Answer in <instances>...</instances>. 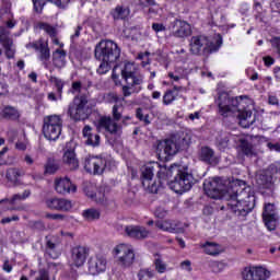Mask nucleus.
Wrapping results in <instances>:
<instances>
[{"label":"nucleus","mask_w":280,"mask_h":280,"mask_svg":"<svg viewBox=\"0 0 280 280\" xmlns=\"http://www.w3.org/2000/svg\"><path fill=\"white\" fill-rule=\"evenodd\" d=\"M2 117L3 119H9L10 121H16L21 119V113H19V109L12 106H7L2 110Z\"/></svg>","instance_id":"4c0bfd02"},{"label":"nucleus","mask_w":280,"mask_h":280,"mask_svg":"<svg viewBox=\"0 0 280 280\" xmlns=\"http://www.w3.org/2000/svg\"><path fill=\"white\" fill-rule=\"evenodd\" d=\"M82 30H84V28L82 27V25H78V26L74 28V34L71 35V39H72V40H75V39L80 38V34H81Z\"/></svg>","instance_id":"bf43d9fd"},{"label":"nucleus","mask_w":280,"mask_h":280,"mask_svg":"<svg viewBox=\"0 0 280 280\" xmlns=\"http://www.w3.org/2000/svg\"><path fill=\"white\" fill-rule=\"evenodd\" d=\"M108 167V160L100 156H88L84 160V170L88 174L101 175Z\"/></svg>","instance_id":"9b49d317"},{"label":"nucleus","mask_w":280,"mask_h":280,"mask_svg":"<svg viewBox=\"0 0 280 280\" xmlns=\"http://www.w3.org/2000/svg\"><path fill=\"white\" fill-rule=\"evenodd\" d=\"M46 255L50 257V259H58L60 257V252H58V244L54 243V241L49 240L46 236Z\"/></svg>","instance_id":"e433bc0d"},{"label":"nucleus","mask_w":280,"mask_h":280,"mask_svg":"<svg viewBox=\"0 0 280 280\" xmlns=\"http://www.w3.org/2000/svg\"><path fill=\"white\" fill-rule=\"evenodd\" d=\"M155 226L160 229V231H165L166 233H176V225L171 221H158Z\"/></svg>","instance_id":"79ce46f5"},{"label":"nucleus","mask_w":280,"mask_h":280,"mask_svg":"<svg viewBox=\"0 0 280 280\" xmlns=\"http://www.w3.org/2000/svg\"><path fill=\"white\" fill-rule=\"evenodd\" d=\"M62 161L65 165H68L69 170L75 171L80 167V162L75 156V151L73 149H67L63 153Z\"/></svg>","instance_id":"5701e85b"},{"label":"nucleus","mask_w":280,"mask_h":280,"mask_svg":"<svg viewBox=\"0 0 280 280\" xmlns=\"http://www.w3.org/2000/svg\"><path fill=\"white\" fill-rule=\"evenodd\" d=\"M271 45H272L273 49L276 50V54H278V56L280 58V37H275L271 40Z\"/></svg>","instance_id":"3c124183"},{"label":"nucleus","mask_w":280,"mask_h":280,"mask_svg":"<svg viewBox=\"0 0 280 280\" xmlns=\"http://www.w3.org/2000/svg\"><path fill=\"white\" fill-rule=\"evenodd\" d=\"M47 1H50L51 3H55L57 8L65 9L71 3V0H33V5L35 12H43V8H45V3Z\"/></svg>","instance_id":"bb28decb"},{"label":"nucleus","mask_w":280,"mask_h":280,"mask_svg":"<svg viewBox=\"0 0 280 280\" xmlns=\"http://www.w3.org/2000/svg\"><path fill=\"white\" fill-rule=\"evenodd\" d=\"M268 102L271 106H279V98L277 96H269Z\"/></svg>","instance_id":"69168bd1"},{"label":"nucleus","mask_w":280,"mask_h":280,"mask_svg":"<svg viewBox=\"0 0 280 280\" xmlns=\"http://www.w3.org/2000/svg\"><path fill=\"white\" fill-rule=\"evenodd\" d=\"M46 207L52 211H71L73 205L67 199L48 198L46 200Z\"/></svg>","instance_id":"4be33fe9"},{"label":"nucleus","mask_w":280,"mask_h":280,"mask_svg":"<svg viewBox=\"0 0 280 280\" xmlns=\"http://www.w3.org/2000/svg\"><path fill=\"white\" fill-rule=\"evenodd\" d=\"M0 43L8 60H12L16 56V47L14 46V40L10 38V31L5 26H0Z\"/></svg>","instance_id":"2eb2a0df"},{"label":"nucleus","mask_w":280,"mask_h":280,"mask_svg":"<svg viewBox=\"0 0 280 280\" xmlns=\"http://www.w3.org/2000/svg\"><path fill=\"white\" fill-rule=\"evenodd\" d=\"M189 51L192 56H211L220 51L222 47V37L215 40V43L210 42L209 37L203 35L192 36L189 42Z\"/></svg>","instance_id":"39448f33"},{"label":"nucleus","mask_w":280,"mask_h":280,"mask_svg":"<svg viewBox=\"0 0 280 280\" xmlns=\"http://www.w3.org/2000/svg\"><path fill=\"white\" fill-rule=\"evenodd\" d=\"M72 93H79L74 96L72 103L68 107V115L73 121H85L91 115H93V108L95 105L91 103V93H82V81H74L71 85Z\"/></svg>","instance_id":"7ed1b4c3"},{"label":"nucleus","mask_w":280,"mask_h":280,"mask_svg":"<svg viewBox=\"0 0 280 280\" xmlns=\"http://www.w3.org/2000/svg\"><path fill=\"white\" fill-rule=\"evenodd\" d=\"M8 147H4L2 150H0V165H8V161L3 159L5 154L8 153Z\"/></svg>","instance_id":"4d7b16f0"},{"label":"nucleus","mask_w":280,"mask_h":280,"mask_svg":"<svg viewBox=\"0 0 280 280\" xmlns=\"http://www.w3.org/2000/svg\"><path fill=\"white\" fill-rule=\"evenodd\" d=\"M271 7L280 14V0H273Z\"/></svg>","instance_id":"774afa93"},{"label":"nucleus","mask_w":280,"mask_h":280,"mask_svg":"<svg viewBox=\"0 0 280 280\" xmlns=\"http://www.w3.org/2000/svg\"><path fill=\"white\" fill-rule=\"evenodd\" d=\"M203 253L206 255H211L212 257H218L220 253H222V247L218 243L207 241L203 245H201Z\"/></svg>","instance_id":"473e14b6"},{"label":"nucleus","mask_w":280,"mask_h":280,"mask_svg":"<svg viewBox=\"0 0 280 280\" xmlns=\"http://www.w3.org/2000/svg\"><path fill=\"white\" fill-rule=\"evenodd\" d=\"M89 257V247L75 246L71 249V259L77 268L84 266L86 258Z\"/></svg>","instance_id":"6ab92c4d"},{"label":"nucleus","mask_w":280,"mask_h":280,"mask_svg":"<svg viewBox=\"0 0 280 280\" xmlns=\"http://www.w3.org/2000/svg\"><path fill=\"white\" fill-rule=\"evenodd\" d=\"M65 58H67V51L62 49H56L52 57L55 67H58L59 69L65 67Z\"/></svg>","instance_id":"58836bf2"},{"label":"nucleus","mask_w":280,"mask_h":280,"mask_svg":"<svg viewBox=\"0 0 280 280\" xmlns=\"http://www.w3.org/2000/svg\"><path fill=\"white\" fill-rule=\"evenodd\" d=\"M110 65H113L110 61H101V65L96 70L98 75H105V73H108L110 71Z\"/></svg>","instance_id":"49530a36"},{"label":"nucleus","mask_w":280,"mask_h":280,"mask_svg":"<svg viewBox=\"0 0 280 280\" xmlns=\"http://www.w3.org/2000/svg\"><path fill=\"white\" fill-rule=\"evenodd\" d=\"M203 191L212 200H228L226 210L237 218H246L255 208V203L250 201V188L246 187V182H240L226 189V185L222 183V178L213 177L205 179Z\"/></svg>","instance_id":"f257e3e1"},{"label":"nucleus","mask_w":280,"mask_h":280,"mask_svg":"<svg viewBox=\"0 0 280 280\" xmlns=\"http://www.w3.org/2000/svg\"><path fill=\"white\" fill-rule=\"evenodd\" d=\"M82 215L84 218V220H86L88 222H93L95 220H100V217L102 215L100 210L95 209V208H90L86 209L82 212Z\"/></svg>","instance_id":"a19ab883"},{"label":"nucleus","mask_w":280,"mask_h":280,"mask_svg":"<svg viewBox=\"0 0 280 280\" xmlns=\"http://www.w3.org/2000/svg\"><path fill=\"white\" fill-rule=\"evenodd\" d=\"M194 174L187 172L186 170H182L175 175L174 179L167 182V185L172 191L175 194H186V191H190L191 187H194Z\"/></svg>","instance_id":"1a4fd4ad"},{"label":"nucleus","mask_w":280,"mask_h":280,"mask_svg":"<svg viewBox=\"0 0 280 280\" xmlns=\"http://www.w3.org/2000/svg\"><path fill=\"white\" fill-rule=\"evenodd\" d=\"M170 30H172L174 38H187V36H191V25L179 19L171 22Z\"/></svg>","instance_id":"a211bd4d"},{"label":"nucleus","mask_w":280,"mask_h":280,"mask_svg":"<svg viewBox=\"0 0 280 280\" xmlns=\"http://www.w3.org/2000/svg\"><path fill=\"white\" fill-rule=\"evenodd\" d=\"M46 218H48V220H65L66 217L63 214L48 213Z\"/></svg>","instance_id":"680f3d73"},{"label":"nucleus","mask_w":280,"mask_h":280,"mask_svg":"<svg viewBox=\"0 0 280 280\" xmlns=\"http://www.w3.org/2000/svg\"><path fill=\"white\" fill-rule=\"evenodd\" d=\"M95 187H93V184L86 182L83 184V191L88 196V198H98L100 202H104V194L102 190L98 192H95Z\"/></svg>","instance_id":"72a5a7b5"},{"label":"nucleus","mask_w":280,"mask_h":280,"mask_svg":"<svg viewBox=\"0 0 280 280\" xmlns=\"http://www.w3.org/2000/svg\"><path fill=\"white\" fill-rule=\"evenodd\" d=\"M122 110L124 107L114 105L112 112L113 118L110 116L101 117L96 124L97 130H105L106 132H109V135H119V132H121V127L115 121H120Z\"/></svg>","instance_id":"0eeeda50"},{"label":"nucleus","mask_w":280,"mask_h":280,"mask_svg":"<svg viewBox=\"0 0 280 280\" xmlns=\"http://www.w3.org/2000/svg\"><path fill=\"white\" fill-rule=\"evenodd\" d=\"M21 176H25V172L21 168L11 167L7 170L5 178L9 183H12V185H18Z\"/></svg>","instance_id":"2f4dec72"},{"label":"nucleus","mask_w":280,"mask_h":280,"mask_svg":"<svg viewBox=\"0 0 280 280\" xmlns=\"http://www.w3.org/2000/svg\"><path fill=\"white\" fill-rule=\"evenodd\" d=\"M39 52L38 60H40L42 65L45 67V69H48L49 63L48 60L51 58V51L49 50V44L47 42H43L39 45V48L37 50Z\"/></svg>","instance_id":"c85d7f7f"},{"label":"nucleus","mask_w":280,"mask_h":280,"mask_svg":"<svg viewBox=\"0 0 280 280\" xmlns=\"http://www.w3.org/2000/svg\"><path fill=\"white\" fill-rule=\"evenodd\" d=\"M118 233L120 235H124L125 237H129L130 240H140L141 238V225H135V224H129V225H121L118 224L116 226Z\"/></svg>","instance_id":"aec40b11"},{"label":"nucleus","mask_w":280,"mask_h":280,"mask_svg":"<svg viewBox=\"0 0 280 280\" xmlns=\"http://www.w3.org/2000/svg\"><path fill=\"white\" fill-rule=\"evenodd\" d=\"M199 160L206 163V165H218L220 163V159L215 156V151L209 145L200 148Z\"/></svg>","instance_id":"412c9836"},{"label":"nucleus","mask_w":280,"mask_h":280,"mask_svg":"<svg viewBox=\"0 0 280 280\" xmlns=\"http://www.w3.org/2000/svg\"><path fill=\"white\" fill-rule=\"evenodd\" d=\"M183 89H184L183 86L174 85L173 89L166 90V92L163 95L164 106H170L171 104L176 102L178 97H183V95L178 94L180 93V91H183Z\"/></svg>","instance_id":"b1692460"},{"label":"nucleus","mask_w":280,"mask_h":280,"mask_svg":"<svg viewBox=\"0 0 280 280\" xmlns=\"http://www.w3.org/2000/svg\"><path fill=\"white\" fill-rule=\"evenodd\" d=\"M121 56V49L110 39L101 40L96 44L94 49V58L98 62H112L115 63Z\"/></svg>","instance_id":"423d86ee"},{"label":"nucleus","mask_w":280,"mask_h":280,"mask_svg":"<svg viewBox=\"0 0 280 280\" xmlns=\"http://www.w3.org/2000/svg\"><path fill=\"white\" fill-rule=\"evenodd\" d=\"M0 95H8V84L0 82Z\"/></svg>","instance_id":"338daca9"},{"label":"nucleus","mask_w":280,"mask_h":280,"mask_svg":"<svg viewBox=\"0 0 280 280\" xmlns=\"http://www.w3.org/2000/svg\"><path fill=\"white\" fill-rule=\"evenodd\" d=\"M210 268H211V271L214 272V273H218V272H222V270H224V268H226V265L222 261H210L209 264Z\"/></svg>","instance_id":"de8ad7c7"},{"label":"nucleus","mask_w":280,"mask_h":280,"mask_svg":"<svg viewBox=\"0 0 280 280\" xmlns=\"http://www.w3.org/2000/svg\"><path fill=\"white\" fill-rule=\"evenodd\" d=\"M180 166L173 164L170 167L161 166L159 162H149L141 173V185L147 194H159L163 189V180L177 176Z\"/></svg>","instance_id":"f03ea898"},{"label":"nucleus","mask_w":280,"mask_h":280,"mask_svg":"<svg viewBox=\"0 0 280 280\" xmlns=\"http://www.w3.org/2000/svg\"><path fill=\"white\" fill-rule=\"evenodd\" d=\"M152 30L155 32V34H159V32H165L167 28L164 26L163 23H153Z\"/></svg>","instance_id":"603ef678"},{"label":"nucleus","mask_w":280,"mask_h":280,"mask_svg":"<svg viewBox=\"0 0 280 280\" xmlns=\"http://www.w3.org/2000/svg\"><path fill=\"white\" fill-rule=\"evenodd\" d=\"M141 65L142 67L150 65V52L145 51L141 54Z\"/></svg>","instance_id":"5fc2aeb1"},{"label":"nucleus","mask_w":280,"mask_h":280,"mask_svg":"<svg viewBox=\"0 0 280 280\" xmlns=\"http://www.w3.org/2000/svg\"><path fill=\"white\" fill-rule=\"evenodd\" d=\"M254 19L256 21H259L260 23L264 22V5H261V2H254Z\"/></svg>","instance_id":"c03bdc74"},{"label":"nucleus","mask_w":280,"mask_h":280,"mask_svg":"<svg viewBox=\"0 0 280 280\" xmlns=\"http://www.w3.org/2000/svg\"><path fill=\"white\" fill-rule=\"evenodd\" d=\"M155 218H159L160 220H163L165 215H167V211L163 208H156L154 211Z\"/></svg>","instance_id":"864d4df0"},{"label":"nucleus","mask_w":280,"mask_h":280,"mask_svg":"<svg viewBox=\"0 0 280 280\" xmlns=\"http://www.w3.org/2000/svg\"><path fill=\"white\" fill-rule=\"evenodd\" d=\"M43 39L36 40V42H31L25 45L26 49H34L35 51H38L40 44L43 43Z\"/></svg>","instance_id":"8fccbe9b"},{"label":"nucleus","mask_w":280,"mask_h":280,"mask_svg":"<svg viewBox=\"0 0 280 280\" xmlns=\"http://www.w3.org/2000/svg\"><path fill=\"white\" fill-rule=\"evenodd\" d=\"M49 82H51V84H55L57 89L58 98L62 100V89H65V82L61 79H58L57 77H50Z\"/></svg>","instance_id":"a18cd8bd"},{"label":"nucleus","mask_w":280,"mask_h":280,"mask_svg":"<svg viewBox=\"0 0 280 280\" xmlns=\"http://www.w3.org/2000/svg\"><path fill=\"white\" fill-rule=\"evenodd\" d=\"M238 150L243 156H253L255 154L253 143L244 138L238 140Z\"/></svg>","instance_id":"c9c22d12"},{"label":"nucleus","mask_w":280,"mask_h":280,"mask_svg":"<svg viewBox=\"0 0 280 280\" xmlns=\"http://www.w3.org/2000/svg\"><path fill=\"white\" fill-rule=\"evenodd\" d=\"M217 113L222 117V119H229V117H233L235 115V109L231 108V105L226 104V100H222L219 97L218 104H217Z\"/></svg>","instance_id":"a878e982"},{"label":"nucleus","mask_w":280,"mask_h":280,"mask_svg":"<svg viewBox=\"0 0 280 280\" xmlns=\"http://www.w3.org/2000/svg\"><path fill=\"white\" fill-rule=\"evenodd\" d=\"M37 27L38 30H43L44 32H46V34H48L50 38H56V36H58V31L51 24L39 22L37 23Z\"/></svg>","instance_id":"37998d69"},{"label":"nucleus","mask_w":280,"mask_h":280,"mask_svg":"<svg viewBox=\"0 0 280 280\" xmlns=\"http://www.w3.org/2000/svg\"><path fill=\"white\" fill-rule=\"evenodd\" d=\"M267 148L270 150V152H280V142H268Z\"/></svg>","instance_id":"6e6d98bb"},{"label":"nucleus","mask_w":280,"mask_h":280,"mask_svg":"<svg viewBox=\"0 0 280 280\" xmlns=\"http://www.w3.org/2000/svg\"><path fill=\"white\" fill-rule=\"evenodd\" d=\"M106 266H108V260L105 256L95 255L88 260V272L92 277H97L102 272H106Z\"/></svg>","instance_id":"ddd939ff"},{"label":"nucleus","mask_w":280,"mask_h":280,"mask_svg":"<svg viewBox=\"0 0 280 280\" xmlns=\"http://www.w3.org/2000/svg\"><path fill=\"white\" fill-rule=\"evenodd\" d=\"M264 62L266 67H272L275 65V58L267 56L264 58Z\"/></svg>","instance_id":"0e129e2a"},{"label":"nucleus","mask_w":280,"mask_h":280,"mask_svg":"<svg viewBox=\"0 0 280 280\" xmlns=\"http://www.w3.org/2000/svg\"><path fill=\"white\" fill-rule=\"evenodd\" d=\"M121 77L125 79V82L128 86H137V84H141V80L139 79V69L132 62H127L121 69Z\"/></svg>","instance_id":"f3484780"},{"label":"nucleus","mask_w":280,"mask_h":280,"mask_svg":"<svg viewBox=\"0 0 280 280\" xmlns=\"http://www.w3.org/2000/svg\"><path fill=\"white\" fill-rule=\"evenodd\" d=\"M109 14L114 21H128V18L130 16V8L118 4L110 10Z\"/></svg>","instance_id":"393cba45"},{"label":"nucleus","mask_w":280,"mask_h":280,"mask_svg":"<svg viewBox=\"0 0 280 280\" xmlns=\"http://www.w3.org/2000/svg\"><path fill=\"white\" fill-rule=\"evenodd\" d=\"M114 253L117 257V264L121 268H130L135 262V252L125 244L116 246Z\"/></svg>","instance_id":"f8f14e48"},{"label":"nucleus","mask_w":280,"mask_h":280,"mask_svg":"<svg viewBox=\"0 0 280 280\" xmlns=\"http://www.w3.org/2000/svg\"><path fill=\"white\" fill-rule=\"evenodd\" d=\"M231 141V139L229 138V136H222L218 139V148L219 150H226V148H229V142Z\"/></svg>","instance_id":"09e8293b"},{"label":"nucleus","mask_w":280,"mask_h":280,"mask_svg":"<svg viewBox=\"0 0 280 280\" xmlns=\"http://www.w3.org/2000/svg\"><path fill=\"white\" fill-rule=\"evenodd\" d=\"M19 215H13V217H7L3 218L0 222L1 224H10V222H18Z\"/></svg>","instance_id":"13d9d810"},{"label":"nucleus","mask_w":280,"mask_h":280,"mask_svg":"<svg viewBox=\"0 0 280 280\" xmlns=\"http://www.w3.org/2000/svg\"><path fill=\"white\" fill-rule=\"evenodd\" d=\"M242 279L268 280L270 279V271L261 266L245 267L242 271Z\"/></svg>","instance_id":"4468645a"},{"label":"nucleus","mask_w":280,"mask_h":280,"mask_svg":"<svg viewBox=\"0 0 280 280\" xmlns=\"http://www.w3.org/2000/svg\"><path fill=\"white\" fill-rule=\"evenodd\" d=\"M58 170H60V164L58 163V161H56V159H54V158H48L44 165L45 176H47V175L51 176V175L56 174V172H58Z\"/></svg>","instance_id":"f704fd0d"},{"label":"nucleus","mask_w":280,"mask_h":280,"mask_svg":"<svg viewBox=\"0 0 280 280\" xmlns=\"http://www.w3.org/2000/svg\"><path fill=\"white\" fill-rule=\"evenodd\" d=\"M153 256L155 257L153 265L155 267L156 272H159V275L165 273L167 271V264L163 261L161 254L155 253Z\"/></svg>","instance_id":"ea45409f"},{"label":"nucleus","mask_w":280,"mask_h":280,"mask_svg":"<svg viewBox=\"0 0 280 280\" xmlns=\"http://www.w3.org/2000/svg\"><path fill=\"white\" fill-rule=\"evenodd\" d=\"M262 220L268 231H275L277 229V222L279 221V217L277 215V208L275 203H265Z\"/></svg>","instance_id":"dca6fc26"},{"label":"nucleus","mask_w":280,"mask_h":280,"mask_svg":"<svg viewBox=\"0 0 280 280\" xmlns=\"http://www.w3.org/2000/svg\"><path fill=\"white\" fill-rule=\"evenodd\" d=\"M223 100H226V104L231 108L237 112V120L242 128H249L256 121V117L253 116V110H255V105L250 104L248 96L241 95L236 97L225 96Z\"/></svg>","instance_id":"20e7f679"},{"label":"nucleus","mask_w":280,"mask_h":280,"mask_svg":"<svg viewBox=\"0 0 280 280\" xmlns=\"http://www.w3.org/2000/svg\"><path fill=\"white\" fill-rule=\"evenodd\" d=\"M107 101L109 102V104H117V102H119V96H117V94L115 93H109L107 96Z\"/></svg>","instance_id":"052dcab7"},{"label":"nucleus","mask_w":280,"mask_h":280,"mask_svg":"<svg viewBox=\"0 0 280 280\" xmlns=\"http://www.w3.org/2000/svg\"><path fill=\"white\" fill-rule=\"evenodd\" d=\"M43 135L48 141H58L60 135H62V118L59 115L45 116Z\"/></svg>","instance_id":"6e6552de"},{"label":"nucleus","mask_w":280,"mask_h":280,"mask_svg":"<svg viewBox=\"0 0 280 280\" xmlns=\"http://www.w3.org/2000/svg\"><path fill=\"white\" fill-rule=\"evenodd\" d=\"M180 151V140L176 138L165 139L158 144V155L165 161H172Z\"/></svg>","instance_id":"9d476101"},{"label":"nucleus","mask_w":280,"mask_h":280,"mask_svg":"<svg viewBox=\"0 0 280 280\" xmlns=\"http://www.w3.org/2000/svg\"><path fill=\"white\" fill-rule=\"evenodd\" d=\"M257 184L262 187V189H271L275 185V176L270 173L269 168L267 172L261 173L257 177Z\"/></svg>","instance_id":"cd10ccee"},{"label":"nucleus","mask_w":280,"mask_h":280,"mask_svg":"<svg viewBox=\"0 0 280 280\" xmlns=\"http://www.w3.org/2000/svg\"><path fill=\"white\" fill-rule=\"evenodd\" d=\"M71 179H69V177H65V178H57L55 180V190L57 191V194H71Z\"/></svg>","instance_id":"c756f323"},{"label":"nucleus","mask_w":280,"mask_h":280,"mask_svg":"<svg viewBox=\"0 0 280 280\" xmlns=\"http://www.w3.org/2000/svg\"><path fill=\"white\" fill-rule=\"evenodd\" d=\"M33 229H35V231H45V224L42 221H35Z\"/></svg>","instance_id":"e2e57ef3"},{"label":"nucleus","mask_w":280,"mask_h":280,"mask_svg":"<svg viewBox=\"0 0 280 280\" xmlns=\"http://www.w3.org/2000/svg\"><path fill=\"white\" fill-rule=\"evenodd\" d=\"M91 126H85L83 128V137L86 139V145H92V148H97L100 145V135L92 132Z\"/></svg>","instance_id":"7c9ffc66"}]
</instances>
